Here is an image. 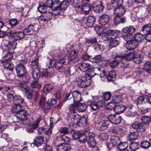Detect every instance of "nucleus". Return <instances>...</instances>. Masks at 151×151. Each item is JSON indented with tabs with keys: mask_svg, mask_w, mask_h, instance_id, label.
I'll list each match as a JSON object with an SVG mask.
<instances>
[{
	"mask_svg": "<svg viewBox=\"0 0 151 151\" xmlns=\"http://www.w3.org/2000/svg\"><path fill=\"white\" fill-rule=\"evenodd\" d=\"M92 67V70L91 69L87 72L89 73L85 74L83 75L79 76L76 80V83L78 86L81 88L86 87L89 86L91 82V78L93 77L96 74H97L96 72L93 70V68Z\"/></svg>",
	"mask_w": 151,
	"mask_h": 151,
	"instance_id": "f257e3e1",
	"label": "nucleus"
},
{
	"mask_svg": "<svg viewBox=\"0 0 151 151\" xmlns=\"http://www.w3.org/2000/svg\"><path fill=\"white\" fill-rule=\"evenodd\" d=\"M25 60H21L20 63L15 66V69L17 75L19 78H23L26 74L27 70L24 65L26 63Z\"/></svg>",
	"mask_w": 151,
	"mask_h": 151,
	"instance_id": "f03ea898",
	"label": "nucleus"
},
{
	"mask_svg": "<svg viewBox=\"0 0 151 151\" xmlns=\"http://www.w3.org/2000/svg\"><path fill=\"white\" fill-rule=\"evenodd\" d=\"M78 52V50L75 49L70 52L68 61L70 64H73L78 61V59L77 57Z\"/></svg>",
	"mask_w": 151,
	"mask_h": 151,
	"instance_id": "7ed1b4c3",
	"label": "nucleus"
},
{
	"mask_svg": "<svg viewBox=\"0 0 151 151\" xmlns=\"http://www.w3.org/2000/svg\"><path fill=\"white\" fill-rule=\"evenodd\" d=\"M8 35L12 37L13 40H21L23 38L25 34L23 31H19L16 32H11L8 33Z\"/></svg>",
	"mask_w": 151,
	"mask_h": 151,
	"instance_id": "20e7f679",
	"label": "nucleus"
},
{
	"mask_svg": "<svg viewBox=\"0 0 151 151\" xmlns=\"http://www.w3.org/2000/svg\"><path fill=\"white\" fill-rule=\"evenodd\" d=\"M40 108L45 112L48 111L50 109V106L48 104V102L46 101V99L44 96H42L39 102Z\"/></svg>",
	"mask_w": 151,
	"mask_h": 151,
	"instance_id": "39448f33",
	"label": "nucleus"
},
{
	"mask_svg": "<svg viewBox=\"0 0 151 151\" xmlns=\"http://www.w3.org/2000/svg\"><path fill=\"white\" fill-rule=\"evenodd\" d=\"M132 127L133 129L136 130L137 131L144 132L145 127L143 124L139 121H137L132 124Z\"/></svg>",
	"mask_w": 151,
	"mask_h": 151,
	"instance_id": "423d86ee",
	"label": "nucleus"
},
{
	"mask_svg": "<svg viewBox=\"0 0 151 151\" xmlns=\"http://www.w3.org/2000/svg\"><path fill=\"white\" fill-rule=\"evenodd\" d=\"M93 9L97 12H102L103 9V6L102 2L99 1H94L92 4Z\"/></svg>",
	"mask_w": 151,
	"mask_h": 151,
	"instance_id": "0eeeda50",
	"label": "nucleus"
},
{
	"mask_svg": "<svg viewBox=\"0 0 151 151\" xmlns=\"http://www.w3.org/2000/svg\"><path fill=\"white\" fill-rule=\"evenodd\" d=\"M108 119L109 122L115 124H119L122 121L121 116L116 114L111 115L109 116Z\"/></svg>",
	"mask_w": 151,
	"mask_h": 151,
	"instance_id": "6e6552de",
	"label": "nucleus"
},
{
	"mask_svg": "<svg viewBox=\"0 0 151 151\" xmlns=\"http://www.w3.org/2000/svg\"><path fill=\"white\" fill-rule=\"evenodd\" d=\"M94 134L89 133L88 135L87 143L89 147L92 148L94 147L96 145V143L94 139Z\"/></svg>",
	"mask_w": 151,
	"mask_h": 151,
	"instance_id": "1a4fd4ad",
	"label": "nucleus"
},
{
	"mask_svg": "<svg viewBox=\"0 0 151 151\" xmlns=\"http://www.w3.org/2000/svg\"><path fill=\"white\" fill-rule=\"evenodd\" d=\"M88 123L87 118L83 116L79 118L76 124L78 127H84L87 125Z\"/></svg>",
	"mask_w": 151,
	"mask_h": 151,
	"instance_id": "9d476101",
	"label": "nucleus"
},
{
	"mask_svg": "<svg viewBox=\"0 0 151 151\" xmlns=\"http://www.w3.org/2000/svg\"><path fill=\"white\" fill-rule=\"evenodd\" d=\"M66 62V59L64 57L61 58L59 60L56 61L55 63H53L55 68L57 70L60 69L62 67L63 65Z\"/></svg>",
	"mask_w": 151,
	"mask_h": 151,
	"instance_id": "9b49d317",
	"label": "nucleus"
},
{
	"mask_svg": "<svg viewBox=\"0 0 151 151\" xmlns=\"http://www.w3.org/2000/svg\"><path fill=\"white\" fill-rule=\"evenodd\" d=\"M53 13L52 12H46L43 14L40 18L41 20L43 21L50 20L52 18Z\"/></svg>",
	"mask_w": 151,
	"mask_h": 151,
	"instance_id": "f8f14e48",
	"label": "nucleus"
},
{
	"mask_svg": "<svg viewBox=\"0 0 151 151\" xmlns=\"http://www.w3.org/2000/svg\"><path fill=\"white\" fill-rule=\"evenodd\" d=\"M73 97L75 104L80 102L82 99L81 93L78 91H75L73 92Z\"/></svg>",
	"mask_w": 151,
	"mask_h": 151,
	"instance_id": "ddd939ff",
	"label": "nucleus"
},
{
	"mask_svg": "<svg viewBox=\"0 0 151 151\" xmlns=\"http://www.w3.org/2000/svg\"><path fill=\"white\" fill-rule=\"evenodd\" d=\"M138 42L134 40L127 42L126 43V46L129 50H133L137 47L138 45Z\"/></svg>",
	"mask_w": 151,
	"mask_h": 151,
	"instance_id": "4468645a",
	"label": "nucleus"
},
{
	"mask_svg": "<svg viewBox=\"0 0 151 151\" xmlns=\"http://www.w3.org/2000/svg\"><path fill=\"white\" fill-rule=\"evenodd\" d=\"M120 34V31L118 30H110L107 32V34L106 35H103L102 37L104 38V40H107L109 39L108 37V35L111 36L115 35V36L116 35H118Z\"/></svg>",
	"mask_w": 151,
	"mask_h": 151,
	"instance_id": "2eb2a0df",
	"label": "nucleus"
},
{
	"mask_svg": "<svg viewBox=\"0 0 151 151\" xmlns=\"http://www.w3.org/2000/svg\"><path fill=\"white\" fill-rule=\"evenodd\" d=\"M109 15L107 14H103L99 17V23L102 25H105L109 20Z\"/></svg>",
	"mask_w": 151,
	"mask_h": 151,
	"instance_id": "dca6fc26",
	"label": "nucleus"
},
{
	"mask_svg": "<svg viewBox=\"0 0 151 151\" xmlns=\"http://www.w3.org/2000/svg\"><path fill=\"white\" fill-rule=\"evenodd\" d=\"M139 136V134L137 131L130 132L128 135L127 138L130 141H133L137 139Z\"/></svg>",
	"mask_w": 151,
	"mask_h": 151,
	"instance_id": "f3484780",
	"label": "nucleus"
},
{
	"mask_svg": "<svg viewBox=\"0 0 151 151\" xmlns=\"http://www.w3.org/2000/svg\"><path fill=\"white\" fill-rule=\"evenodd\" d=\"M57 151H68L71 149L70 146L68 145L63 143L57 146Z\"/></svg>",
	"mask_w": 151,
	"mask_h": 151,
	"instance_id": "a211bd4d",
	"label": "nucleus"
},
{
	"mask_svg": "<svg viewBox=\"0 0 151 151\" xmlns=\"http://www.w3.org/2000/svg\"><path fill=\"white\" fill-rule=\"evenodd\" d=\"M79 68L80 70L83 72H87L91 68L90 64L84 63H81Z\"/></svg>",
	"mask_w": 151,
	"mask_h": 151,
	"instance_id": "6ab92c4d",
	"label": "nucleus"
},
{
	"mask_svg": "<svg viewBox=\"0 0 151 151\" xmlns=\"http://www.w3.org/2000/svg\"><path fill=\"white\" fill-rule=\"evenodd\" d=\"M125 12L124 8L122 6L114 9V14L115 16H122Z\"/></svg>",
	"mask_w": 151,
	"mask_h": 151,
	"instance_id": "aec40b11",
	"label": "nucleus"
},
{
	"mask_svg": "<svg viewBox=\"0 0 151 151\" xmlns=\"http://www.w3.org/2000/svg\"><path fill=\"white\" fill-rule=\"evenodd\" d=\"M77 110L80 112H83L86 109L87 106L85 103H81L80 102L75 104Z\"/></svg>",
	"mask_w": 151,
	"mask_h": 151,
	"instance_id": "412c9836",
	"label": "nucleus"
},
{
	"mask_svg": "<svg viewBox=\"0 0 151 151\" xmlns=\"http://www.w3.org/2000/svg\"><path fill=\"white\" fill-rule=\"evenodd\" d=\"M126 108V107L123 105H118L116 106L114 109V111L115 113L119 114L121 113Z\"/></svg>",
	"mask_w": 151,
	"mask_h": 151,
	"instance_id": "4be33fe9",
	"label": "nucleus"
},
{
	"mask_svg": "<svg viewBox=\"0 0 151 151\" xmlns=\"http://www.w3.org/2000/svg\"><path fill=\"white\" fill-rule=\"evenodd\" d=\"M82 12L86 14H87L91 9V6L88 4H86L81 7L80 8Z\"/></svg>",
	"mask_w": 151,
	"mask_h": 151,
	"instance_id": "5701e85b",
	"label": "nucleus"
},
{
	"mask_svg": "<svg viewBox=\"0 0 151 151\" xmlns=\"http://www.w3.org/2000/svg\"><path fill=\"white\" fill-rule=\"evenodd\" d=\"M17 114V115L16 116L17 118L21 120L26 117L29 114L26 110L22 109Z\"/></svg>",
	"mask_w": 151,
	"mask_h": 151,
	"instance_id": "b1692460",
	"label": "nucleus"
},
{
	"mask_svg": "<svg viewBox=\"0 0 151 151\" xmlns=\"http://www.w3.org/2000/svg\"><path fill=\"white\" fill-rule=\"evenodd\" d=\"M83 3L82 0H70V4L74 7L80 8Z\"/></svg>",
	"mask_w": 151,
	"mask_h": 151,
	"instance_id": "393cba45",
	"label": "nucleus"
},
{
	"mask_svg": "<svg viewBox=\"0 0 151 151\" xmlns=\"http://www.w3.org/2000/svg\"><path fill=\"white\" fill-rule=\"evenodd\" d=\"M141 30L143 35H146L150 32L151 31V24H149L143 26Z\"/></svg>",
	"mask_w": 151,
	"mask_h": 151,
	"instance_id": "a878e982",
	"label": "nucleus"
},
{
	"mask_svg": "<svg viewBox=\"0 0 151 151\" xmlns=\"http://www.w3.org/2000/svg\"><path fill=\"white\" fill-rule=\"evenodd\" d=\"M16 45V42H15L11 41L5 48L8 50L9 51V52L12 53L14 52V50L15 48Z\"/></svg>",
	"mask_w": 151,
	"mask_h": 151,
	"instance_id": "bb28decb",
	"label": "nucleus"
},
{
	"mask_svg": "<svg viewBox=\"0 0 151 151\" xmlns=\"http://www.w3.org/2000/svg\"><path fill=\"white\" fill-rule=\"evenodd\" d=\"M12 57L13 55L12 53L9 52L6 55L2 57L1 60L0 61V62H1L2 63L9 62L10 61L11 59L12 58Z\"/></svg>",
	"mask_w": 151,
	"mask_h": 151,
	"instance_id": "cd10ccee",
	"label": "nucleus"
},
{
	"mask_svg": "<svg viewBox=\"0 0 151 151\" xmlns=\"http://www.w3.org/2000/svg\"><path fill=\"white\" fill-rule=\"evenodd\" d=\"M12 107L11 111L13 113H16L17 114L22 109L21 104H15Z\"/></svg>",
	"mask_w": 151,
	"mask_h": 151,
	"instance_id": "c85d7f7f",
	"label": "nucleus"
},
{
	"mask_svg": "<svg viewBox=\"0 0 151 151\" xmlns=\"http://www.w3.org/2000/svg\"><path fill=\"white\" fill-rule=\"evenodd\" d=\"M41 120L40 118H38L36 121L32 125V128H28L27 129V131L30 133L33 132V130L35 128H37Z\"/></svg>",
	"mask_w": 151,
	"mask_h": 151,
	"instance_id": "c756f323",
	"label": "nucleus"
},
{
	"mask_svg": "<svg viewBox=\"0 0 151 151\" xmlns=\"http://www.w3.org/2000/svg\"><path fill=\"white\" fill-rule=\"evenodd\" d=\"M95 19L93 16H89L87 19L86 25L89 27H92L94 24Z\"/></svg>",
	"mask_w": 151,
	"mask_h": 151,
	"instance_id": "7c9ffc66",
	"label": "nucleus"
},
{
	"mask_svg": "<svg viewBox=\"0 0 151 151\" xmlns=\"http://www.w3.org/2000/svg\"><path fill=\"white\" fill-rule=\"evenodd\" d=\"M34 30L35 28L34 26L30 25L27 28L25 29L23 31L25 35H30L32 33Z\"/></svg>",
	"mask_w": 151,
	"mask_h": 151,
	"instance_id": "2f4dec72",
	"label": "nucleus"
},
{
	"mask_svg": "<svg viewBox=\"0 0 151 151\" xmlns=\"http://www.w3.org/2000/svg\"><path fill=\"white\" fill-rule=\"evenodd\" d=\"M111 143L114 145L117 146L119 143H121V141L120 138L117 136H112L110 138Z\"/></svg>",
	"mask_w": 151,
	"mask_h": 151,
	"instance_id": "473e14b6",
	"label": "nucleus"
},
{
	"mask_svg": "<svg viewBox=\"0 0 151 151\" xmlns=\"http://www.w3.org/2000/svg\"><path fill=\"white\" fill-rule=\"evenodd\" d=\"M109 123V122L104 120H101L98 123V127L101 129H104L103 128L106 127Z\"/></svg>",
	"mask_w": 151,
	"mask_h": 151,
	"instance_id": "72a5a7b5",
	"label": "nucleus"
},
{
	"mask_svg": "<svg viewBox=\"0 0 151 151\" xmlns=\"http://www.w3.org/2000/svg\"><path fill=\"white\" fill-rule=\"evenodd\" d=\"M32 74L33 78L35 79L36 80L39 79L40 76L39 69H32Z\"/></svg>",
	"mask_w": 151,
	"mask_h": 151,
	"instance_id": "f704fd0d",
	"label": "nucleus"
},
{
	"mask_svg": "<svg viewBox=\"0 0 151 151\" xmlns=\"http://www.w3.org/2000/svg\"><path fill=\"white\" fill-rule=\"evenodd\" d=\"M93 70L96 72V74L99 75L102 78L104 77L105 75V71L102 68H99L98 67H95L93 68Z\"/></svg>",
	"mask_w": 151,
	"mask_h": 151,
	"instance_id": "c9c22d12",
	"label": "nucleus"
},
{
	"mask_svg": "<svg viewBox=\"0 0 151 151\" xmlns=\"http://www.w3.org/2000/svg\"><path fill=\"white\" fill-rule=\"evenodd\" d=\"M60 1L59 0H55L53 2L52 8H54V11L58 10L59 12L60 11Z\"/></svg>",
	"mask_w": 151,
	"mask_h": 151,
	"instance_id": "e433bc0d",
	"label": "nucleus"
},
{
	"mask_svg": "<svg viewBox=\"0 0 151 151\" xmlns=\"http://www.w3.org/2000/svg\"><path fill=\"white\" fill-rule=\"evenodd\" d=\"M135 28H134L133 26H131L126 27L123 28L122 29L123 32L126 34L134 33L135 32Z\"/></svg>",
	"mask_w": 151,
	"mask_h": 151,
	"instance_id": "4c0bfd02",
	"label": "nucleus"
},
{
	"mask_svg": "<svg viewBox=\"0 0 151 151\" xmlns=\"http://www.w3.org/2000/svg\"><path fill=\"white\" fill-rule=\"evenodd\" d=\"M129 149L131 151H134L139 147V143L137 142H131L129 145Z\"/></svg>",
	"mask_w": 151,
	"mask_h": 151,
	"instance_id": "58836bf2",
	"label": "nucleus"
},
{
	"mask_svg": "<svg viewBox=\"0 0 151 151\" xmlns=\"http://www.w3.org/2000/svg\"><path fill=\"white\" fill-rule=\"evenodd\" d=\"M122 0H113L112 3V6L114 9L122 6Z\"/></svg>",
	"mask_w": 151,
	"mask_h": 151,
	"instance_id": "ea45409f",
	"label": "nucleus"
},
{
	"mask_svg": "<svg viewBox=\"0 0 151 151\" xmlns=\"http://www.w3.org/2000/svg\"><path fill=\"white\" fill-rule=\"evenodd\" d=\"M134 52L133 51H129L127 54H124V58L125 60L128 61L131 60L134 58Z\"/></svg>",
	"mask_w": 151,
	"mask_h": 151,
	"instance_id": "a19ab883",
	"label": "nucleus"
},
{
	"mask_svg": "<svg viewBox=\"0 0 151 151\" xmlns=\"http://www.w3.org/2000/svg\"><path fill=\"white\" fill-rule=\"evenodd\" d=\"M88 104L89 105L91 108L94 110H97L99 108L96 102L93 101H92L89 100L88 101Z\"/></svg>",
	"mask_w": 151,
	"mask_h": 151,
	"instance_id": "79ce46f5",
	"label": "nucleus"
},
{
	"mask_svg": "<svg viewBox=\"0 0 151 151\" xmlns=\"http://www.w3.org/2000/svg\"><path fill=\"white\" fill-rule=\"evenodd\" d=\"M116 76V73L114 71H111L108 73L106 78L109 81H113L115 79Z\"/></svg>",
	"mask_w": 151,
	"mask_h": 151,
	"instance_id": "37998d69",
	"label": "nucleus"
},
{
	"mask_svg": "<svg viewBox=\"0 0 151 151\" xmlns=\"http://www.w3.org/2000/svg\"><path fill=\"white\" fill-rule=\"evenodd\" d=\"M34 142L37 147L41 145L43 142V138L42 137L39 136L36 137L34 139Z\"/></svg>",
	"mask_w": 151,
	"mask_h": 151,
	"instance_id": "c03bdc74",
	"label": "nucleus"
},
{
	"mask_svg": "<svg viewBox=\"0 0 151 151\" xmlns=\"http://www.w3.org/2000/svg\"><path fill=\"white\" fill-rule=\"evenodd\" d=\"M119 42L118 40L116 39L112 38L110 40L109 47L111 48L115 47L119 45Z\"/></svg>",
	"mask_w": 151,
	"mask_h": 151,
	"instance_id": "a18cd8bd",
	"label": "nucleus"
},
{
	"mask_svg": "<svg viewBox=\"0 0 151 151\" xmlns=\"http://www.w3.org/2000/svg\"><path fill=\"white\" fill-rule=\"evenodd\" d=\"M13 101L15 104H21L22 103L23 99L20 96H14Z\"/></svg>",
	"mask_w": 151,
	"mask_h": 151,
	"instance_id": "49530a36",
	"label": "nucleus"
},
{
	"mask_svg": "<svg viewBox=\"0 0 151 151\" xmlns=\"http://www.w3.org/2000/svg\"><path fill=\"white\" fill-rule=\"evenodd\" d=\"M122 99L121 95H115L112 97V101L113 102L117 104L120 102L122 100Z\"/></svg>",
	"mask_w": 151,
	"mask_h": 151,
	"instance_id": "de8ad7c7",
	"label": "nucleus"
},
{
	"mask_svg": "<svg viewBox=\"0 0 151 151\" xmlns=\"http://www.w3.org/2000/svg\"><path fill=\"white\" fill-rule=\"evenodd\" d=\"M25 91L27 98L29 100L31 99L33 97V91L29 88H25Z\"/></svg>",
	"mask_w": 151,
	"mask_h": 151,
	"instance_id": "09e8293b",
	"label": "nucleus"
},
{
	"mask_svg": "<svg viewBox=\"0 0 151 151\" xmlns=\"http://www.w3.org/2000/svg\"><path fill=\"white\" fill-rule=\"evenodd\" d=\"M4 65V68L6 69H9L12 71L14 68V65L10 61L7 62H4L2 63Z\"/></svg>",
	"mask_w": 151,
	"mask_h": 151,
	"instance_id": "8fccbe9b",
	"label": "nucleus"
},
{
	"mask_svg": "<svg viewBox=\"0 0 151 151\" xmlns=\"http://www.w3.org/2000/svg\"><path fill=\"white\" fill-rule=\"evenodd\" d=\"M146 71L148 73H151V62H146L143 65Z\"/></svg>",
	"mask_w": 151,
	"mask_h": 151,
	"instance_id": "3c124183",
	"label": "nucleus"
},
{
	"mask_svg": "<svg viewBox=\"0 0 151 151\" xmlns=\"http://www.w3.org/2000/svg\"><path fill=\"white\" fill-rule=\"evenodd\" d=\"M47 7L44 3L41 4L38 7V9L41 13H44L47 11Z\"/></svg>",
	"mask_w": 151,
	"mask_h": 151,
	"instance_id": "603ef678",
	"label": "nucleus"
},
{
	"mask_svg": "<svg viewBox=\"0 0 151 151\" xmlns=\"http://www.w3.org/2000/svg\"><path fill=\"white\" fill-rule=\"evenodd\" d=\"M30 87L32 88H36L39 89L41 87V85L38 81L37 80H35L31 83Z\"/></svg>",
	"mask_w": 151,
	"mask_h": 151,
	"instance_id": "864d4df0",
	"label": "nucleus"
},
{
	"mask_svg": "<svg viewBox=\"0 0 151 151\" xmlns=\"http://www.w3.org/2000/svg\"><path fill=\"white\" fill-rule=\"evenodd\" d=\"M134 40L138 42H141L144 39V36L140 33H136L134 36Z\"/></svg>",
	"mask_w": 151,
	"mask_h": 151,
	"instance_id": "5fc2aeb1",
	"label": "nucleus"
},
{
	"mask_svg": "<svg viewBox=\"0 0 151 151\" xmlns=\"http://www.w3.org/2000/svg\"><path fill=\"white\" fill-rule=\"evenodd\" d=\"M133 33H131L128 34H126L123 36V38L127 42L131 40L133 37Z\"/></svg>",
	"mask_w": 151,
	"mask_h": 151,
	"instance_id": "6e6d98bb",
	"label": "nucleus"
},
{
	"mask_svg": "<svg viewBox=\"0 0 151 151\" xmlns=\"http://www.w3.org/2000/svg\"><path fill=\"white\" fill-rule=\"evenodd\" d=\"M128 144L127 142H121V143H119V144L118 145L117 147L118 149L121 151L123 150H124L125 149H126V148L128 147Z\"/></svg>",
	"mask_w": 151,
	"mask_h": 151,
	"instance_id": "4d7b16f0",
	"label": "nucleus"
},
{
	"mask_svg": "<svg viewBox=\"0 0 151 151\" xmlns=\"http://www.w3.org/2000/svg\"><path fill=\"white\" fill-rule=\"evenodd\" d=\"M102 61V59L100 55L95 56L94 57H93L91 56V62L92 63H97L99 61Z\"/></svg>",
	"mask_w": 151,
	"mask_h": 151,
	"instance_id": "13d9d810",
	"label": "nucleus"
},
{
	"mask_svg": "<svg viewBox=\"0 0 151 151\" xmlns=\"http://www.w3.org/2000/svg\"><path fill=\"white\" fill-rule=\"evenodd\" d=\"M140 146L141 147L144 148H148L150 146V141H143L141 142Z\"/></svg>",
	"mask_w": 151,
	"mask_h": 151,
	"instance_id": "bf43d9fd",
	"label": "nucleus"
},
{
	"mask_svg": "<svg viewBox=\"0 0 151 151\" xmlns=\"http://www.w3.org/2000/svg\"><path fill=\"white\" fill-rule=\"evenodd\" d=\"M116 104L111 101V102H109L108 104L106 107V109L110 110H113L114 111V109L116 106Z\"/></svg>",
	"mask_w": 151,
	"mask_h": 151,
	"instance_id": "052dcab7",
	"label": "nucleus"
},
{
	"mask_svg": "<svg viewBox=\"0 0 151 151\" xmlns=\"http://www.w3.org/2000/svg\"><path fill=\"white\" fill-rule=\"evenodd\" d=\"M69 118L74 120L78 119L79 118V115L75 111L71 112L69 116Z\"/></svg>",
	"mask_w": 151,
	"mask_h": 151,
	"instance_id": "680f3d73",
	"label": "nucleus"
},
{
	"mask_svg": "<svg viewBox=\"0 0 151 151\" xmlns=\"http://www.w3.org/2000/svg\"><path fill=\"white\" fill-rule=\"evenodd\" d=\"M88 136L84 134H81L79 139V142L81 143H84L87 141Z\"/></svg>",
	"mask_w": 151,
	"mask_h": 151,
	"instance_id": "e2e57ef3",
	"label": "nucleus"
},
{
	"mask_svg": "<svg viewBox=\"0 0 151 151\" xmlns=\"http://www.w3.org/2000/svg\"><path fill=\"white\" fill-rule=\"evenodd\" d=\"M53 89V86L50 84H47L44 89V92L45 93H47Z\"/></svg>",
	"mask_w": 151,
	"mask_h": 151,
	"instance_id": "0e129e2a",
	"label": "nucleus"
},
{
	"mask_svg": "<svg viewBox=\"0 0 151 151\" xmlns=\"http://www.w3.org/2000/svg\"><path fill=\"white\" fill-rule=\"evenodd\" d=\"M111 96V93L109 92H106L103 93V98L106 101L109 100Z\"/></svg>",
	"mask_w": 151,
	"mask_h": 151,
	"instance_id": "69168bd1",
	"label": "nucleus"
},
{
	"mask_svg": "<svg viewBox=\"0 0 151 151\" xmlns=\"http://www.w3.org/2000/svg\"><path fill=\"white\" fill-rule=\"evenodd\" d=\"M112 132L114 133L120 134L123 133L122 129L117 127H113Z\"/></svg>",
	"mask_w": 151,
	"mask_h": 151,
	"instance_id": "338daca9",
	"label": "nucleus"
},
{
	"mask_svg": "<svg viewBox=\"0 0 151 151\" xmlns=\"http://www.w3.org/2000/svg\"><path fill=\"white\" fill-rule=\"evenodd\" d=\"M74 67L73 66H70L68 67L65 72V73L66 77L70 76V72L73 71Z\"/></svg>",
	"mask_w": 151,
	"mask_h": 151,
	"instance_id": "774afa93",
	"label": "nucleus"
}]
</instances>
